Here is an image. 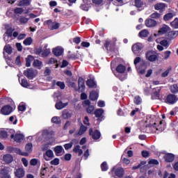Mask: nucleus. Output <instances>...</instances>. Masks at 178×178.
<instances>
[{
    "instance_id": "1",
    "label": "nucleus",
    "mask_w": 178,
    "mask_h": 178,
    "mask_svg": "<svg viewBox=\"0 0 178 178\" xmlns=\"http://www.w3.org/2000/svg\"><path fill=\"white\" fill-rule=\"evenodd\" d=\"M111 173L115 175V178L123 177L124 176V169L122 167H113L111 170Z\"/></svg>"
},
{
    "instance_id": "2",
    "label": "nucleus",
    "mask_w": 178,
    "mask_h": 178,
    "mask_svg": "<svg viewBox=\"0 0 178 178\" xmlns=\"http://www.w3.org/2000/svg\"><path fill=\"white\" fill-rule=\"evenodd\" d=\"M178 101V97L174 94H169L165 98V104L168 105H175Z\"/></svg>"
},
{
    "instance_id": "3",
    "label": "nucleus",
    "mask_w": 178,
    "mask_h": 178,
    "mask_svg": "<svg viewBox=\"0 0 178 178\" xmlns=\"http://www.w3.org/2000/svg\"><path fill=\"white\" fill-rule=\"evenodd\" d=\"M12 112H13V107H12L9 104L3 106L0 110L1 115H4V116H8L10 115Z\"/></svg>"
},
{
    "instance_id": "4",
    "label": "nucleus",
    "mask_w": 178,
    "mask_h": 178,
    "mask_svg": "<svg viewBox=\"0 0 178 178\" xmlns=\"http://www.w3.org/2000/svg\"><path fill=\"white\" fill-rule=\"evenodd\" d=\"M145 58L149 62H155V60H158V55L154 51H148L145 54Z\"/></svg>"
},
{
    "instance_id": "5",
    "label": "nucleus",
    "mask_w": 178,
    "mask_h": 178,
    "mask_svg": "<svg viewBox=\"0 0 178 178\" xmlns=\"http://www.w3.org/2000/svg\"><path fill=\"white\" fill-rule=\"evenodd\" d=\"M24 76H26L29 80H33L37 74H35V70L33 68H27L24 71Z\"/></svg>"
},
{
    "instance_id": "6",
    "label": "nucleus",
    "mask_w": 178,
    "mask_h": 178,
    "mask_svg": "<svg viewBox=\"0 0 178 178\" xmlns=\"http://www.w3.org/2000/svg\"><path fill=\"white\" fill-rule=\"evenodd\" d=\"M104 47L106 51H109V52H115V47H116V44L112 41L106 40L104 44Z\"/></svg>"
},
{
    "instance_id": "7",
    "label": "nucleus",
    "mask_w": 178,
    "mask_h": 178,
    "mask_svg": "<svg viewBox=\"0 0 178 178\" xmlns=\"http://www.w3.org/2000/svg\"><path fill=\"white\" fill-rule=\"evenodd\" d=\"M14 175L16 178H23L26 176V170L23 167H19L15 169Z\"/></svg>"
},
{
    "instance_id": "8",
    "label": "nucleus",
    "mask_w": 178,
    "mask_h": 178,
    "mask_svg": "<svg viewBox=\"0 0 178 178\" xmlns=\"http://www.w3.org/2000/svg\"><path fill=\"white\" fill-rule=\"evenodd\" d=\"M89 136H90L93 140H99L101 138V132L98 129L94 131L92 128H90L89 129Z\"/></svg>"
},
{
    "instance_id": "9",
    "label": "nucleus",
    "mask_w": 178,
    "mask_h": 178,
    "mask_svg": "<svg viewBox=\"0 0 178 178\" xmlns=\"http://www.w3.org/2000/svg\"><path fill=\"white\" fill-rule=\"evenodd\" d=\"M143 48H144V44L140 42L136 43L133 44L131 47L132 51L135 55H136V54H138V52H140V51H143Z\"/></svg>"
},
{
    "instance_id": "10",
    "label": "nucleus",
    "mask_w": 178,
    "mask_h": 178,
    "mask_svg": "<svg viewBox=\"0 0 178 178\" xmlns=\"http://www.w3.org/2000/svg\"><path fill=\"white\" fill-rule=\"evenodd\" d=\"M78 87L77 91L83 92L86 90V83L84 82V78L79 77L78 79Z\"/></svg>"
},
{
    "instance_id": "11",
    "label": "nucleus",
    "mask_w": 178,
    "mask_h": 178,
    "mask_svg": "<svg viewBox=\"0 0 178 178\" xmlns=\"http://www.w3.org/2000/svg\"><path fill=\"white\" fill-rule=\"evenodd\" d=\"M158 24V22L152 18H149L145 19V25L146 27H155Z\"/></svg>"
},
{
    "instance_id": "12",
    "label": "nucleus",
    "mask_w": 178,
    "mask_h": 178,
    "mask_svg": "<svg viewBox=\"0 0 178 178\" xmlns=\"http://www.w3.org/2000/svg\"><path fill=\"white\" fill-rule=\"evenodd\" d=\"M10 138H13L14 141H16V143H22V140H24V135L22 134H16L15 135L13 134L10 136Z\"/></svg>"
},
{
    "instance_id": "13",
    "label": "nucleus",
    "mask_w": 178,
    "mask_h": 178,
    "mask_svg": "<svg viewBox=\"0 0 178 178\" xmlns=\"http://www.w3.org/2000/svg\"><path fill=\"white\" fill-rule=\"evenodd\" d=\"M9 151H13L15 154L18 155H22V156H29V153L26 152H22L19 148L17 147H8Z\"/></svg>"
},
{
    "instance_id": "14",
    "label": "nucleus",
    "mask_w": 178,
    "mask_h": 178,
    "mask_svg": "<svg viewBox=\"0 0 178 178\" xmlns=\"http://www.w3.org/2000/svg\"><path fill=\"white\" fill-rule=\"evenodd\" d=\"M168 31H170V27L168 25L164 24L163 27H161L158 31V35H163V34H166Z\"/></svg>"
},
{
    "instance_id": "15",
    "label": "nucleus",
    "mask_w": 178,
    "mask_h": 178,
    "mask_svg": "<svg viewBox=\"0 0 178 178\" xmlns=\"http://www.w3.org/2000/svg\"><path fill=\"white\" fill-rule=\"evenodd\" d=\"M164 159L167 163H170L175 161V154L172 153H167L164 155Z\"/></svg>"
},
{
    "instance_id": "16",
    "label": "nucleus",
    "mask_w": 178,
    "mask_h": 178,
    "mask_svg": "<svg viewBox=\"0 0 178 178\" xmlns=\"http://www.w3.org/2000/svg\"><path fill=\"white\" fill-rule=\"evenodd\" d=\"M166 8V4L164 3H157L154 5L155 10H159V12L162 13L165 10Z\"/></svg>"
},
{
    "instance_id": "17",
    "label": "nucleus",
    "mask_w": 178,
    "mask_h": 178,
    "mask_svg": "<svg viewBox=\"0 0 178 178\" xmlns=\"http://www.w3.org/2000/svg\"><path fill=\"white\" fill-rule=\"evenodd\" d=\"M52 52L54 56H61L62 54H63V49L62 47H57L53 49Z\"/></svg>"
},
{
    "instance_id": "18",
    "label": "nucleus",
    "mask_w": 178,
    "mask_h": 178,
    "mask_svg": "<svg viewBox=\"0 0 178 178\" xmlns=\"http://www.w3.org/2000/svg\"><path fill=\"white\" fill-rule=\"evenodd\" d=\"M69 105V103H63L62 101H59L55 104L56 109L60 111V109H63V108H66Z\"/></svg>"
},
{
    "instance_id": "19",
    "label": "nucleus",
    "mask_w": 178,
    "mask_h": 178,
    "mask_svg": "<svg viewBox=\"0 0 178 178\" xmlns=\"http://www.w3.org/2000/svg\"><path fill=\"white\" fill-rule=\"evenodd\" d=\"M54 151L56 156H60V154H62V152L65 151V149H63V147H62V145H58V146H56L54 148Z\"/></svg>"
},
{
    "instance_id": "20",
    "label": "nucleus",
    "mask_w": 178,
    "mask_h": 178,
    "mask_svg": "<svg viewBox=\"0 0 178 178\" xmlns=\"http://www.w3.org/2000/svg\"><path fill=\"white\" fill-rule=\"evenodd\" d=\"M98 92L93 90L90 93L89 99H90V101H97V99H98Z\"/></svg>"
},
{
    "instance_id": "21",
    "label": "nucleus",
    "mask_w": 178,
    "mask_h": 178,
    "mask_svg": "<svg viewBox=\"0 0 178 178\" xmlns=\"http://www.w3.org/2000/svg\"><path fill=\"white\" fill-rule=\"evenodd\" d=\"M3 159L6 163H12L13 161V156L10 154H5L3 157Z\"/></svg>"
},
{
    "instance_id": "22",
    "label": "nucleus",
    "mask_w": 178,
    "mask_h": 178,
    "mask_svg": "<svg viewBox=\"0 0 178 178\" xmlns=\"http://www.w3.org/2000/svg\"><path fill=\"white\" fill-rule=\"evenodd\" d=\"M115 70L118 72V73L123 74L124 72H126V66L122 64H120L117 66Z\"/></svg>"
},
{
    "instance_id": "23",
    "label": "nucleus",
    "mask_w": 178,
    "mask_h": 178,
    "mask_svg": "<svg viewBox=\"0 0 178 178\" xmlns=\"http://www.w3.org/2000/svg\"><path fill=\"white\" fill-rule=\"evenodd\" d=\"M30 0H19L17 3V6H30Z\"/></svg>"
},
{
    "instance_id": "24",
    "label": "nucleus",
    "mask_w": 178,
    "mask_h": 178,
    "mask_svg": "<svg viewBox=\"0 0 178 178\" xmlns=\"http://www.w3.org/2000/svg\"><path fill=\"white\" fill-rule=\"evenodd\" d=\"M86 86H88L89 88H94L95 87H97V83L93 79H89L86 81Z\"/></svg>"
},
{
    "instance_id": "25",
    "label": "nucleus",
    "mask_w": 178,
    "mask_h": 178,
    "mask_svg": "<svg viewBox=\"0 0 178 178\" xmlns=\"http://www.w3.org/2000/svg\"><path fill=\"white\" fill-rule=\"evenodd\" d=\"M77 143V139H72L70 143H66L63 145L65 149L67 151V149H70L72 147H73V143Z\"/></svg>"
},
{
    "instance_id": "26",
    "label": "nucleus",
    "mask_w": 178,
    "mask_h": 178,
    "mask_svg": "<svg viewBox=\"0 0 178 178\" xmlns=\"http://www.w3.org/2000/svg\"><path fill=\"white\" fill-rule=\"evenodd\" d=\"M34 60V56L29 55L26 58V67H30L31 66V62Z\"/></svg>"
},
{
    "instance_id": "27",
    "label": "nucleus",
    "mask_w": 178,
    "mask_h": 178,
    "mask_svg": "<svg viewBox=\"0 0 178 178\" xmlns=\"http://www.w3.org/2000/svg\"><path fill=\"white\" fill-rule=\"evenodd\" d=\"M87 127L84 126L83 124H81L79 132L76 134V136H83L86 131H87Z\"/></svg>"
},
{
    "instance_id": "28",
    "label": "nucleus",
    "mask_w": 178,
    "mask_h": 178,
    "mask_svg": "<svg viewBox=\"0 0 178 178\" xmlns=\"http://www.w3.org/2000/svg\"><path fill=\"white\" fill-rule=\"evenodd\" d=\"M104 109L103 108H97L95 111L94 112V115L95 116V118H101V116H102V115H104Z\"/></svg>"
},
{
    "instance_id": "29",
    "label": "nucleus",
    "mask_w": 178,
    "mask_h": 178,
    "mask_svg": "<svg viewBox=\"0 0 178 178\" xmlns=\"http://www.w3.org/2000/svg\"><path fill=\"white\" fill-rule=\"evenodd\" d=\"M73 152L75 154H79V156H81L83 155V149H80V145H76L73 149Z\"/></svg>"
},
{
    "instance_id": "30",
    "label": "nucleus",
    "mask_w": 178,
    "mask_h": 178,
    "mask_svg": "<svg viewBox=\"0 0 178 178\" xmlns=\"http://www.w3.org/2000/svg\"><path fill=\"white\" fill-rule=\"evenodd\" d=\"M177 35H178V31H172L168 32V37L170 40H173V38H176Z\"/></svg>"
},
{
    "instance_id": "31",
    "label": "nucleus",
    "mask_w": 178,
    "mask_h": 178,
    "mask_svg": "<svg viewBox=\"0 0 178 178\" xmlns=\"http://www.w3.org/2000/svg\"><path fill=\"white\" fill-rule=\"evenodd\" d=\"M3 49L8 55H12L13 53V49H12V46H10V44H6Z\"/></svg>"
},
{
    "instance_id": "32",
    "label": "nucleus",
    "mask_w": 178,
    "mask_h": 178,
    "mask_svg": "<svg viewBox=\"0 0 178 178\" xmlns=\"http://www.w3.org/2000/svg\"><path fill=\"white\" fill-rule=\"evenodd\" d=\"M170 90L172 94H178V86L177 84H173L170 86Z\"/></svg>"
},
{
    "instance_id": "33",
    "label": "nucleus",
    "mask_w": 178,
    "mask_h": 178,
    "mask_svg": "<svg viewBox=\"0 0 178 178\" xmlns=\"http://www.w3.org/2000/svg\"><path fill=\"white\" fill-rule=\"evenodd\" d=\"M149 34V32H148V31L147 29H144V30L141 31L140 32H139L138 35L141 38H147V37H148Z\"/></svg>"
},
{
    "instance_id": "34",
    "label": "nucleus",
    "mask_w": 178,
    "mask_h": 178,
    "mask_svg": "<svg viewBox=\"0 0 178 178\" xmlns=\"http://www.w3.org/2000/svg\"><path fill=\"white\" fill-rule=\"evenodd\" d=\"M0 173L2 176H6L9 175V167H3L0 170Z\"/></svg>"
},
{
    "instance_id": "35",
    "label": "nucleus",
    "mask_w": 178,
    "mask_h": 178,
    "mask_svg": "<svg viewBox=\"0 0 178 178\" xmlns=\"http://www.w3.org/2000/svg\"><path fill=\"white\" fill-rule=\"evenodd\" d=\"M20 84L22 87H24V88H29V86H30V83H29V81H27V79H22Z\"/></svg>"
},
{
    "instance_id": "36",
    "label": "nucleus",
    "mask_w": 178,
    "mask_h": 178,
    "mask_svg": "<svg viewBox=\"0 0 178 178\" xmlns=\"http://www.w3.org/2000/svg\"><path fill=\"white\" fill-rule=\"evenodd\" d=\"M45 155L46 156H47L48 158H50L51 159H52V158L55 156L54 155V152L51 149H48L46 151L45 154H44V158H45Z\"/></svg>"
},
{
    "instance_id": "37",
    "label": "nucleus",
    "mask_w": 178,
    "mask_h": 178,
    "mask_svg": "<svg viewBox=\"0 0 178 178\" xmlns=\"http://www.w3.org/2000/svg\"><path fill=\"white\" fill-rule=\"evenodd\" d=\"M173 13H168L167 14H165L164 16H163V20L165 22H168L169 20H170V19H173Z\"/></svg>"
},
{
    "instance_id": "38",
    "label": "nucleus",
    "mask_w": 178,
    "mask_h": 178,
    "mask_svg": "<svg viewBox=\"0 0 178 178\" xmlns=\"http://www.w3.org/2000/svg\"><path fill=\"white\" fill-rule=\"evenodd\" d=\"M101 169H102V172H106V170H108V169H109V167H108V163H106V161H104L101 165Z\"/></svg>"
},
{
    "instance_id": "39",
    "label": "nucleus",
    "mask_w": 178,
    "mask_h": 178,
    "mask_svg": "<svg viewBox=\"0 0 178 178\" xmlns=\"http://www.w3.org/2000/svg\"><path fill=\"white\" fill-rule=\"evenodd\" d=\"M24 45H31L33 44V38L31 37L26 38L23 42Z\"/></svg>"
},
{
    "instance_id": "40",
    "label": "nucleus",
    "mask_w": 178,
    "mask_h": 178,
    "mask_svg": "<svg viewBox=\"0 0 178 178\" xmlns=\"http://www.w3.org/2000/svg\"><path fill=\"white\" fill-rule=\"evenodd\" d=\"M51 122L54 123L55 124H60V123H61L60 118L56 117V116L53 117L51 118Z\"/></svg>"
},
{
    "instance_id": "41",
    "label": "nucleus",
    "mask_w": 178,
    "mask_h": 178,
    "mask_svg": "<svg viewBox=\"0 0 178 178\" xmlns=\"http://www.w3.org/2000/svg\"><path fill=\"white\" fill-rule=\"evenodd\" d=\"M25 149L27 152L31 153L33 151V143H29L26 145Z\"/></svg>"
},
{
    "instance_id": "42",
    "label": "nucleus",
    "mask_w": 178,
    "mask_h": 178,
    "mask_svg": "<svg viewBox=\"0 0 178 178\" xmlns=\"http://www.w3.org/2000/svg\"><path fill=\"white\" fill-rule=\"evenodd\" d=\"M170 26L172 29H178V18H175L172 22H171Z\"/></svg>"
},
{
    "instance_id": "43",
    "label": "nucleus",
    "mask_w": 178,
    "mask_h": 178,
    "mask_svg": "<svg viewBox=\"0 0 178 178\" xmlns=\"http://www.w3.org/2000/svg\"><path fill=\"white\" fill-rule=\"evenodd\" d=\"M60 162V160L58 158H55L50 162V165H54V166H58Z\"/></svg>"
},
{
    "instance_id": "44",
    "label": "nucleus",
    "mask_w": 178,
    "mask_h": 178,
    "mask_svg": "<svg viewBox=\"0 0 178 178\" xmlns=\"http://www.w3.org/2000/svg\"><path fill=\"white\" fill-rule=\"evenodd\" d=\"M134 102L136 105H140L142 102L141 97L140 96H136L134 99Z\"/></svg>"
},
{
    "instance_id": "45",
    "label": "nucleus",
    "mask_w": 178,
    "mask_h": 178,
    "mask_svg": "<svg viewBox=\"0 0 178 178\" xmlns=\"http://www.w3.org/2000/svg\"><path fill=\"white\" fill-rule=\"evenodd\" d=\"M67 83H68V87H72V88H75V91H77V88H76V83L71 81L70 79H67Z\"/></svg>"
},
{
    "instance_id": "46",
    "label": "nucleus",
    "mask_w": 178,
    "mask_h": 178,
    "mask_svg": "<svg viewBox=\"0 0 178 178\" xmlns=\"http://www.w3.org/2000/svg\"><path fill=\"white\" fill-rule=\"evenodd\" d=\"M0 138L3 140L8 138V132H6V131H0Z\"/></svg>"
},
{
    "instance_id": "47",
    "label": "nucleus",
    "mask_w": 178,
    "mask_h": 178,
    "mask_svg": "<svg viewBox=\"0 0 178 178\" xmlns=\"http://www.w3.org/2000/svg\"><path fill=\"white\" fill-rule=\"evenodd\" d=\"M143 5H144V3L141 0H135V6L136 8H143Z\"/></svg>"
},
{
    "instance_id": "48",
    "label": "nucleus",
    "mask_w": 178,
    "mask_h": 178,
    "mask_svg": "<svg viewBox=\"0 0 178 178\" xmlns=\"http://www.w3.org/2000/svg\"><path fill=\"white\" fill-rule=\"evenodd\" d=\"M46 63L47 65H55V63H58V60L54 58H50Z\"/></svg>"
},
{
    "instance_id": "49",
    "label": "nucleus",
    "mask_w": 178,
    "mask_h": 178,
    "mask_svg": "<svg viewBox=\"0 0 178 178\" xmlns=\"http://www.w3.org/2000/svg\"><path fill=\"white\" fill-rule=\"evenodd\" d=\"M62 116L63 119H69L72 116V113H70L69 111H63Z\"/></svg>"
},
{
    "instance_id": "50",
    "label": "nucleus",
    "mask_w": 178,
    "mask_h": 178,
    "mask_svg": "<svg viewBox=\"0 0 178 178\" xmlns=\"http://www.w3.org/2000/svg\"><path fill=\"white\" fill-rule=\"evenodd\" d=\"M29 19L26 17H21L19 18V23H21V24H26V23L29 22Z\"/></svg>"
},
{
    "instance_id": "51",
    "label": "nucleus",
    "mask_w": 178,
    "mask_h": 178,
    "mask_svg": "<svg viewBox=\"0 0 178 178\" xmlns=\"http://www.w3.org/2000/svg\"><path fill=\"white\" fill-rule=\"evenodd\" d=\"M15 31L14 29L9 28L6 30V34L8 35V37H12V35L13 34V32Z\"/></svg>"
},
{
    "instance_id": "52",
    "label": "nucleus",
    "mask_w": 178,
    "mask_h": 178,
    "mask_svg": "<svg viewBox=\"0 0 178 178\" xmlns=\"http://www.w3.org/2000/svg\"><path fill=\"white\" fill-rule=\"evenodd\" d=\"M148 164L152 165V166H154V165H159V161H158V160L156 159H152L148 161Z\"/></svg>"
},
{
    "instance_id": "53",
    "label": "nucleus",
    "mask_w": 178,
    "mask_h": 178,
    "mask_svg": "<svg viewBox=\"0 0 178 178\" xmlns=\"http://www.w3.org/2000/svg\"><path fill=\"white\" fill-rule=\"evenodd\" d=\"M41 65H42V62H41L40 60H35L33 63V66L34 67H40Z\"/></svg>"
},
{
    "instance_id": "54",
    "label": "nucleus",
    "mask_w": 178,
    "mask_h": 178,
    "mask_svg": "<svg viewBox=\"0 0 178 178\" xmlns=\"http://www.w3.org/2000/svg\"><path fill=\"white\" fill-rule=\"evenodd\" d=\"M151 19H159L161 17V13H153L150 15Z\"/></svg>"
},
{
    "instance_id": "55",
    "label": "nucleus",
    "mask_w": 178,
    "mask_h": 178,
    "mask_svg": "<svg viewBox=\"0 0 178 178\" xmlns=\"http://www.w3.org/2000/svg\"><path fill=\"white\" fill-rule=\"evenodd\" d=\"M49 54H51V49H46L43 51L42 56H43L44 58H47V56H48Z\"/></svg>"
},
{
    "instance_id": "56",
    "label": "nucleus",
    "mask_w": 178,
    "mask_h": 178,
    "mask_svg": "<svg viewBox=\"0 0 178 178\" xmlns=\"http://www.w3.org/2000/svg\"><path fill=\"white\" fill-rule=\"evenodd\" d=\"M121 161L122 162V163H124L125 165H130V159L126 157H123V156H122L121 157Z\"/></svg>"
},
{
    "instance_id": "57",
    "label": "nucleus",
    "mask_w": 178,
    "mask_h": 178,
    "mask_svg": "<svg viewBox=\"0 0 178 178\" xmlns=\"http://www.w3.org/2000/svg\"><path fill=\"white\" fill-rule=\"evenodd\" d=\"M95 109V107L92 105L88 106V107L86 108V112L88 113H92Z\"/></svg>"
},
{
    "instance_id": "58",
    "label": "nucleus",
    "mask_w": 178,
    "mask_h": 178,
    "mask_svg": "<svg viewBox=\"0 0 178 178\" xmlns=\"http://www.w3.org/2000/svg\"><path fill=\"white\" fill-rule=\"evenodd\" d=\"M14 13H15V15H22L23 13V8H15Z\"/></svg>"
},
{
    "instance_id": "59",
    "label": "nucleus",
    "mask_w": 178,
    "mask_h": 178,
    "mask_svg": "<svg viewBox=\"0 0 178 178\" xmlns=\"http://www.w3.org/2000/svg\"><path fill=\"white\" fill-rule=\"evenodd\" d=\"M170 70H172V68H168L164 72L161 73V77H168L169 73H170Z\"/></svg>"
},
{
    "instance_id": "60",
    "label": "nucleus",
    "mask_w": 178,
    "mask_h": 178,
    "mask_svg": "<svg viewBox=\"0 0 178 178\" xmlns=\"http://www.w3.org/2000/svg\"><path fill=\"white\" fill-rule=\"evenodd\" d=\"M56 86H58V87H60V90H65V82L57 81Z\"/></svg>"
},
{
    "instance_id": "61",
    "label": "nucleus",
    "mask_w": 178,
    "mask_h": 178,
    "mask_svg": "<svg viewBox=\"0 0 178 178\" xmlns=\"http://www.w3.org/2000/svg\"><path fill=\"white\" fill-rule=\"evenodd\" d=\"M60 27V24L58 22H54L51 26V30H58Z\"/></svg>"
},
{
    "instance_id": "62",
    "label": "nucleus",
    "mask_w": 178,
    "mask_h": 178,
    "mask_svg": "<svg viewBox=\"0 0 178 178\" xmlns=\"http://www.w3.org/2000/svg\"><path fill=\"white\" fill-rule=\"evenodd\" d=\"M34 53L35 54V55H41V54L42 53V48L39 47V48L35 49Z\"/></svg>"
},
{
    "instance_id": "63",
    "label": "nucleus",
    "mask_w": 178,
    "mask_h": 178,
    "mask_svg": "<svg viewBox=\"0 0 178 178\" xmlns=\"http://www.w3.org/2000/svg\"><path fill=\"white\" fill-rule=\"evenodd\" d=\"M18 111H19L20 112H24V111H26V105L19 104L18 106Z\"/></svg>"
},
{
    "instance_id": "64",
    "label": "nucleus",
    "mask_w": 178,
    "mask_h": 178,
    "mask_svg": "<svg viewBox=\"0 0 178 178\" xmlns=\"http://www.w3.org/2000/svg\"><path fill=\"white\" fill-rule=\"evenodd\" d=\"M160 44L162 47H169V42L166 40H161Z\"/></svg>"
}]
</instances>
